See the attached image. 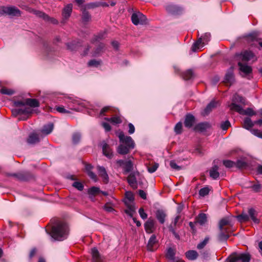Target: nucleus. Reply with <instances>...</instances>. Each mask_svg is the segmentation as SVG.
I'll use <instances>...</instances> for the list:
<instances>
[{"mask_svg": "<svg viewBox=\"0 0 262 262\" xmlns=\"http://www.w3.org/2000/svg\"><path fill=\"white\" fill-rule=\"evenodd\" d=\"M231 124L228 120H226L224 122H223L221 124V128L223 130H226L229 126H230Z\"/></svg>", "mask_w": 262, "mask_h": 262, "instance_id": "nucleus-59", "label": "nucleus"}, {"mask_svg": "<svg viewBox=\"0 0 262 262\" xmlns=\"http://www.w3.org/2000/svg\"><path fill=\"white\" fill-rule=\"evenodd\" d=\"M195 121L194 116L190 114H187L185 116L184 120V125L186 127L191 128L193 125Z\"/></svg>", "mask_w": 262, "mask_h": 262, "instance_id": "nucleus-16", "label": "nucleus"}, {"mask_svg": "<svg viewBox=\"0 0 262 262\" xmlns=\"http://www.w3.org/2000/svg\"><path fill=\"white\" fill-rule=\"evenodd\" d=\"M91 19V15L89 12L84 10L82 12V20L83 22L86 23Z\"/></svg>", "mask_w": 262, "mask_h": 262, "instance_id": "nucleus-46", "label": "nucleus"}, {"mask_svg": "<svg viewBox=\"0 0 262 262\" xmlns=\"http://www.w3.org/2000/svg\"><path fill=\"white\" fill-rule=\"evenodd\" d=\"M251 255L248 253H236L231 254L227 259V262H249Z\"/></svg>", "mask_w": 262, "mask_h": 262, "instance_id": "nucleus-3", "label": "nucleus"}, {"mask_svg": "<svg viewBox=\"0 0 262 262\" xmlns=\"http://www.w3.org/2000/svg\"><path fill=\"white\" fill-rule=\"evenodd\" d=\"M227 225H231V222L229 217H224L222 219L219 223V228L220 230H228L227 228H225L224 226Z\"/></svg>", "mask_w": 262, "mask_h": 262, "instance_id": "nucleus-22", "label": "nucleus"}, {"mask_svg": "<svg viewBox=\"0 0 262 262\" xmlns=\"http://www.w3.org/2000/svg\"><path fill=\"white\" fill-rule=\"evenodd\" d=\"M207 221V216L206 214L204 213H201L195 217V223L199 225L203 226Z\"/></svg>", "mask_w": 262, "mask_h": 262, "instance_id": "nucleus-25", "label": "nucleus"}, {"mask_svg": "<svg viewBox=\"0 0 262 262\" xmlns=\"http://www.w3.org/2000/svg\"><path fill=\"white\" fill-rule=\"evenodd\" d=\"M39 142V135L36 133H32L31 134L28 139L27 142L29 144H33L37 143Z\"/></svg>", "mask_w": 262, "mask_h": 262, "instance_id": "nucleus-29", "label": "nucleus"}, {"mask_svg": "<svg viewBox=\"0 0 262 262\" xmlns=\"http://www.w3.org/2000/svg\"><path fill=\"white\" fill-rule=\"evenodd\" d=\"M210 189L208 187H205L199 190V195L201 196H205L208 194Z\"/></svg>", "mask_w": 262, "mask_h": 262, "instance_id": "nucleus-49", "label": "nucleus"}, {"mask_svg": "<svg viewBox=\"0 0 262 262\" xmlns=\"http://www.w3.org/2000/svg\"><path fill=\"white\" fill-rule=\"evenodd\" d=\"M170 166L171 168L176 170H180L181 169V167L178 165L174 160L170 162Z\"/></svg>", "mask_w": 262, "mask_h": 262, "instance_id": "nucleus-61", "label": "nucleus"}, {"mask_svg": "<svg viewBox=\"0 0 262 262\" xmlns=\"http://www.w3.org/2000/svg\"><path fill=\"white\" fill-rule=\"evenodd\" d=\"M174 130L177 134H180L182 132V123L181 122L177 123L174 128Z\"/></svg>", "mask_w": 262, "mask_h": 262, "instance_id": "nucleus-48", "label": "nucleus"}, {"mask_svg": "<svg viewBox=\"0 0 262 262\" xmlns=\"http://www.w3.org/2000/svg\"><path fill=\"white\" fill-rule=\"evenodd\" d=\"M102 148L103 155L109 159L113 157V152L110 146L105 142L102 143Z\"/></svg>", "mask_w": 262, "mask_h": 262, "instance_id": "nucleus-15", "label": "nucleus"}, {"mask_svg": "<svg viewBox=\"0 0 262 262\" xmlns=\"http://www.w3.org/2000/svg\"><path fill=\"white\" fill-rule=\"evenodd\" d=\"M202 38H199L196 41H195L191 47V50L193 52H196V50L199 48L200 45L202 43Z\"/></svg>", "mask_w": 262, "mask_h": 262, "instance_id": "nucleus-45", "label": "nucleus"}, {"mask_svg": "<svg viewBox=\"0 0 262 262\" xmlns=\"http://www.w3.org/2000/svg\"><path fill=\"white\" fill-rule=\"evenodd\" d=\"M8 176L14 177L21 181H28L33 178V174L29 171H23L18 173H8Z\"/></svg>", "mask_w": 262, "mask_h": 262, "instance_id": "nucleus-7", "label": "nucleus"}, {"mask_svg": "<svg viewBox=\"0 0 262 262\" xmlns=\"http://www.w3.org/2000/svg\"><path fill=\"white\" fill-rule=\"evenodd\" d=\"M48 233L54 240L61 241L67 238L69 233V228L65 223L58 222L52 227L51 232H48Z\"/></svg>", "mask_w": 262, "mask_h": 262, "instance_id": "nucleus-2", "label": "nucleus"}, {"mask_svg": "<svg viewBox=\"0 0 262 262\" xmlns=\"http://www.w3.org/2000/svg\"><path fill=\"white\" fill-rule=\"evenodd\" d=\"M81 46V43L78 41H72L71 42L67 43V48L71 51H76Z\"/></svg>", "mask_w": 262, "mask_h": 262, "instance_id": "nucleus-30", "label": "nucleus"}, {"mask_svg": "<svg viewBox=\"0 0 262 262\" xmlns=\"http://www.w3.org/2000/svg\"><path fill=\"white\" fill-rule=\"evenodd\" d=\"M100 192V189L97 187H92L89 189L88 193L90 195H95L96 194Z\"/></svg>", "mask_w": 262, "mask_h": 262, "instance_id": "nucleus-52", "label": "nucleus"}, {"mask_svg": "<svg viewBox=\"0 0 262 262\" xmlns=\"http://www.w3.org/2000/svg\"><path fill=\"white\" fill-rule=\"evenodd\" d=\"M232 102H239L242 104H245V99L244 97L238 95H234L232 99Z\"/></svg>", "mask_w": 262, "mask_h": 262, "instance_id": "nucleus-44", "label": "nucleus"}, {"mask_svg": "<svg viewBox=\"0 0 262 262\" xmlns=\"http://www.w3.org/2000/svg\"><path fill=\"white\" fill-rule=\"evenodd\" d=\"M228 233V230H220V233L217 236L218 240L220 242L226 241L229 237Z\"/></svg>", "mask_w": 262, "mask_h": 262, "instance_id": "nucleus-28", "label": "nucleus"}, {"mask_svg": "<svg viewBox=\"0 0 262 262\" xmlns=\"http://www.w3.org/2000/svg\"><path fill=\"white\" fill-rule=\"evenodd\" d=\"M35 14L37 16L42 18L45 20H49L50 17L48 15H47L46 14L41 11H37L35 12Z\"/></svg>", "mask_w": 262, "mask_h": 262, "instance_id": "nucleus-54", "label": "nucleus"}, {"mask_svg": "<svg viewBox=\"0 0 262 262\" xmlns=\"http://www.w3.org/2000/svg\"><path fill=\"white\" fill-rule=\"evenodd\" d=\"M158 167L159 164L157 163H155L153 165H151L150 166L148 167V171L151 173H153L156 171Z\"/></svg>", "mask_w": 262, "mask_h": 262, "instance_id": "nucleus-55", "label": "nucleus"}, {"mask_svg": "<svg viewBox=\"0 0 262 262\" xmlns=\"http://www.w3.org/2000/svg\"><path fill=\"white\" fill-rule=\"evenodd\" d=\"M210 37H211L210 33H205L204 35L202 37H201L204 41L203 42V43H207L209 41Z\"/></svg>", "mask_w": 262, "mask_h": 262, "instance_id": "nucleus-63", "label": "nucleus"}, {"mask_svg": "<svg viewBox=\"0 0 262 262\" xmlns=\"http://www.w3.org/2000/svg\"><path fill=\"white\" fill-rule=\"evenodd\" d=\"M18 108L19 110V115H29L32 113V110L29 106L25 105L21 106Z\"/></svg>", "mask_w": 262, "mask_h": 262, "instance_id": "nucleus-34", "label": "nucleus"}, {"mask_svg": "<svg viewBox=\"0 0 262 262\" xmlns=\"http://www.w3.org/2000/svg\"><path fill=\"white\" fill-rule=\"evenodd\" d=\"M193 76V72L191 70H188L187 71L184 72L182 74V76L184 79L186 80L191 79Z\"/></svg>", "mask_w": 262, "mask_h": 262, "instance_id": "nucleus-43", "label": "nucleus"}, {"mask_svg": "<svg viewBox=\"0 0 262 262\" xmlns=\"http://www.w3.org/2000/svg\"><path fill=\"white\" fill-rule=\"evenodd\" d=\"M230 110L232 111H235L240 114L243 115L244 112V109L243 107L238 104H236L235 102H232V103L230 105Z\"/></svg>", "mask_w": 262, "mask_h": 262, "instance_id": "nucleus-38", "label": "nucleus"}, {"mask_svg": "<svg viewBox=\"0 0 262 262\" xmlns=\"http://www.w3.org/2000/svg\"><path fill=\"white\" fill-rule=\"evenodd\" d=\"M0 93L4 95H12L14 93V91L11 89L3 88L0 90Z\"/></svg>", "mask_w": 262, "mask_h": 262, "instance_id": "nucleus-47", "label": "nucleus"}, {"mask_svg": "<svg viewBox=\"0 0 262 262\" xmlns=\"http://www.w3.org/2000/svg\"><path fill=\"white\" fill-rule=\"evenodd\" d=\"M131 19L133 24L136 26L146 24L147 20L146 16L140 12L133 13Z\"/></svg>", "mask_w": 262, "mask_h": 262, "instance_id": "nucleus-6", "label": "nucleus"}, {"mask_svg": "<svg viewBox=\"0 0 262 262\" xmlns=\"http://www.w3.org/2000/svg\"><path fill=\"white\" fill-rule=\"evenodd\" d=\"M218 169L219 167L216 165L213 166L210 169L209 176L212 179L216 180L219 177L220 173L218 171Z\"/></svg>", "mask_w": 262, "mask_h": 262, "instance_id": "nucleus-27", "label": "nucleus"}, {"mask_svg": "<svg viewBox=\"0 0 262 262\" xmlns=\"http://www.w3.org/2000/svg\"><path fill=\"white\" fill-rule=\"evenodd\" d=\"M243 115H248L250 116L254 115L256 113L251 108H247L246 110H244V112L242 113Z\"/></svg>", "mask_w": 262, "mask_h": 262, "instance_id": "nucleus-58", "label": "nucleus"}, {"mask_svg": "<svg viewBox=\"0 0 262 262\" xmlns=\"http://www.w3.org/2000/svg\"><path fill=\"white\" fill-rule=\"evenodd\" d=\"M56 110L60 113L62 114H68L70 113V112L67 110H66L63 106H56L55 108Z\"/></svg>", "mask_w": 262, "mask_h": 262, "instance_id": "nucleus-60", "label": "nucleus"}, {"mask_svg": "<svg viewBox=\"0 0 262 262\" xmlns=\"http://www.w3.org/2000/svg\"><path fill=\"white\" fill-rule=\"evenodd\" d=\"M248 215L249 216V218L250 217L251 219L253 221V222L255 224H258L259 222V220L256 217V212L253 208H250L248 210Z\"/></svg>", "mask_w": 262, "mask_h": 262, "instance_id": "nucleus-31", "label": "nucleus"}, {"mask_svg": "<svg viewBox=\"0 0 262 262\" xmlns=\"http://www.w3.org/2000/svg\"><path fill=\"white\" fill-rule=\"evenodd\" d=\"M158 241L155 234H152L148 242L147 249L148 251H154L157 249Z\"/></svg>", "mask_w": 262, "mask_h": 262, "instance_id": "nucleus-13", "label": "nucleus"}, {"mask_svg": "<svg viewBox=\"0 0 262 262\" xmlns=\"http://www.w3.org/2000/svg\"><path fill=\"white\" fill-rule=\"evenodd\" d=\"M124 173H128L130 172L133 169V163L130 160L126 161V162L123 166Z\"/></svg>", "mask_w": 262, "mask_h": 262, "instance_id": "nucleus-37", "label": "nucleus"}, {"mask_svg": "<svg viewBox=\"0 0 262 262\" xmlns=\"http://www.w3.org/2000/svg\"><path fill=\"white\" fill-rule=\"evenodd\" d=\"M238 66L239 67V70L246 75H248L252 73V69L251 67L248 66L247 64H244L239 62L238 63Z\"/></svg>", "mask_w": 262, "mask_h": 262, "instance_id": "nucleus-24", "label": "nucleus"}, {"mask_svg": "<svg viewBox=\"0 0 262 262\" xmlns=\"http://www.w3.org/2000/svg\"><path fill=\"white\" fill-rule=\"evenodd\" d=\"M97 170L99 175L103 179V182L105 184L107 183L109 181V178L105 168L103 166H98Z\"/></svg>", "mask_w": 262, "mask_h": 262, "instance_id": "nucleus-17", "label": "nucleus"}, {"mask_svg": "<svg viewBox=\"0 0 262 262\" xmlns=\"http://www.w3.org/2000/svg\"><path fill=\"white\" fill-rule=\"evenodd\" d=\"M211 127L210 124L208 122H201L197 124L193 128L195 132L203 133L206 132L208 129Z\"/></svg>", "mask_w": 262, "mask_h": 262, "instance_id": "nucleus-11", "label": "nucleus"}, {"mask_svg": "<svg viewBox=\"0 0 262 262\" xmlns=\"http://www.w3.org/2000/svg\"><path fill=\"white\" fill-rule=\"evenodd\" d=\"M81 139V135L78 133H74L72 136V141L74 144L79 143Z\"/></svg>", "mask_w": 262, "mask_h": 262, "instance_id": "nucleus-50", "label": "nucleus"}, {"mask_svg": "<svg viewBox=\"0 0 262 262\" xmlns=\"http://www.w3.org/2000/svg\"><path fill=\"white\" fill-rule=\"evenodd\" d=\"M259 36V34L258 32H253L249 34L248 36L249 38L252 40H256L258 41V36Z\"/></svg>", "mask_w": 262, "mask_h": 262, "instance_id": "nucleus-56", "label": "nucleus"}, {"mask_svg": "<svg viewBox=\"0 0 262 262\" xmlns=\"http://www.w3.org/2000/svg\"><path fill=\"white\" fill-rule=\"evenodd\" d=\"M223 163L224 165L227 168H231L234 166H235V162L229 160H224L223 161Z\"/></svg>", "mask_w": 262, "mask_h": 262, "instance_id": "nucleus-51", "label": "nucleus"}, {"mask_svg": "<svg viewBox=\"0 0 262 262\" xmlns=\"http://www.w3.org/2000/svg\"><path fill=\"white\" fill-rule=\"evenodd\" d=\"M138 212H139V215H140V217L143 220H145V219H147V214L145 212L144 210L143 209V208H140L139 209Z\"/></svg>", "mask_w": 262, "mask_h": 262, "instance_id": "nucleus-64", "label": "nucleus"}, {"mask_svg": "<svg viewBox=\"0 0 262 262\" xmlns=\"http://www.w3.org/2000/svg\"><path fill=\"white\" fill-rule=\"evenodd\" d=\"M251 188L252 189L253 191L255 192H258L260 191L261 188V185L260 184H255L251 186Z\"/></svg>", "mask_w": 262, "mask_h": 262, "instance_id": "nucleus-62", "label": "nucleus"}, {"mask_svg": "<svg viewBox=\"0 0 262 262\" xmlns=\"http://www.w3.org/2000/svg\"><path fill=\"white\" fill-rule=\"evenodd\" d=\"M101 62V60H97L95 59H92L89 61L88 62V66L89 67H97L99 65H100Z\"/></svg>", "mask_w": 262, "mask_h": 262, "instance_id": "nucleus-53", "label": "nucleus"}, {"mask_svg": "<svg viewBox=\"0 0 262 262\" xmlns=\"http://www.w3.org/2000/svg\"><path fill=\"white\" fill-rule=\"evenodd\" d=\"M219 105V102L215 101L214 100H212L206 107L204 110L203 115H207L209 114L213 109L217 107Z\"/></svg>", "mask_w": 262, "mask_h": 262, "instance_id": "nucleus-18", "label": "nucleus"}, {"mask_svg": "<svg viewBox=\"0 0 262 262\" xmlns=\"http://www.w3.org/2000/svg\"><path fill=\"white\" fill-rule=\"evenodd\" d=\"M238 221L241 223L246 222L249 220V215L246 213H242L236 216Z\"/></svg>", "mask_w": 262, "mask_h": 262, "instance_id": "nucleus-41", "label": "nucleus"}, {"mask_svg": "<svg viewBox=\"0 0 262 262\" xmlns=\"http://www.w3.org/2000/svg\"><path fill=\"white\" fill-rule=\"evenodd\" d=\"M14 105L16 107L26 105L29 106L30 107H37L39 106V103L36 99L27 98L25 101L17 100L14 101Z\"/></svg>", "mask_w": 262, "mask_h": 262, "instance_id": "nucleus-5", "label": "nucleus"}, {"mask_svg": "<svg viewBox=\"0 0 262 262\" xmlns=\"http://www.w3.org/2000/svg\"><path fill=\"white\" fill-rule=\"evenodd\" d=\"M91 251L92 259L94 262H102V257L96 248H92Z\"/></svg>", "mask_w": 262, "mask_h": 262, "instance_id": "nucleus-26", "label": "nucleus"}, {"mask_svg": "<svg viewBox=\"0 0 262 262\" xmlns=\"http://www.w3.org/2000/svg\"><path fill=\"white\" fill-rule=\"evenodd\" d=\"M254 125V122H252L249 117H246L244 120L243 127L246 129L250 130Z\"/></svg>", "mask_w": 262, "mask_h": 262, "instance_id": "nucleus-35", "label": "nucleus"}, {"mask_svg": "<svg viewBox=\"0 0 262 262\" xmlns=\"http://www.w3.org/2000/svg\"><path fill=\"white\" fill-rule=\"evenodd\" d=\"M138 172H131L127 178V181L129 185L133 189H135L137 188V181L136 178V175H138Z\"/></svg>", "mask_w": 262, "mask_h": 262, "instance_id": "nucleus-10", "label": "nucleus"}, {"mask_svg": "<svg viewBox=\"0 0 262 262\" xmlns=\"http://www.w3.org/2000/svg\"><path fill=\"white\" fill-rule=\"evenodd\" d=\"M155 221L149 217L144 224V228L146 232L148 234L152 233L156 230Z\"/></svg>", "mask_w": 262, "mask_h": 262, "instance_id": "nucleus-9", "label": "nucleus"}, {"mask_svg": "<svg viewBox=\"0 0 262 262\" xmlns=\"http://www.w3.org/2000/svg\"><path fill=\"white\" fill-rule=\"evenodd\" d=\"M7 11V15L10 16L18 17L21 15V12L17 8L14 6L7 7L5 8Z\"/></svg>", "mask_w": 262, "mask_h": 262, "instance_id": "nucleus-14", "label": "nucleus"}, {"mask_svg": "<svg viewBox=\"0 0 262 262\" xmlns=\"http://www.w3.org/2000/svg\"><path fill=\"white\" fill-rule=\"evenodd\" d=\"M175 251L174 250L171 248H169L166 252V257L171 260H173V261L175 260Z\"/></svg>", "mask_w": 262, "mask_h": 262, "instance_id": "nucleus-40", "label": "nucleus"}, {"mask_svg": "<svg viewBox=\"0 0 262 262\" xmlns=\"http://www.w3.org/2000/svg\"><path fill=\"white\" fill-rule=\"evenodd\" d=\"M53 127L54 125L52 123H50L47 125H45L42 129L41 130V132L43 134L47 135L52 132L53 129Z\"/></svg>", "mask_w": 262, "mask_h": 262, "instance_id": "nucleus-33", "label": "nucleus"}, {"mask_svg": "<svg viewBox=\"0 0 262 262\" xmlns=\"http://www.w3.org/2000/svg\"><path fill=\"white\" fill-rule=\"evenodd\" d=\"M237 56L239 57L242 61H248L253 57L254 55L251 51H245L237 55Z\"/></svg>", "mask_w": 262, "mask_h": 262, "instance_id": "nucleus-19", "label": "nucleus"}, {"mask_svg": "<svg viewBox=\"0 0 262 262\" xmlns=\"http://www.w3.org/2000/svg\"><path fill=\"white\" fill-rule=\"evenodd\" d=\"M155 215L159 223L161 224H163L166 216L165 211L162 209H158L156 211Z\"/></svg>", "mask_w": 262, "mask_h": 262, "instance_id": "nucleus-21", "label": "nucleus"}, {"mask_svg": "<svg viewBox=\"0 0 262 262\" xmlns=\"http://www.w3.org/2000/svg\"><path fill=\"white\" fill-rule=\"evenodd\" d=\"M72 186L80 191H82L84 188L83 185L81 182L77 181L74 182Z\"/></svg>", "mask_w": 262, "mask_h": 262, "instance_id": "nucleus-57", "label": "nucleus"}, {"mask_svg": "<svg viewBox=\"0 0 262 262\" xmlns=\"http://www.w3.org/2000/svg\"><path fill=\"white\" fill-rule=\"evenodd\" d=\"M209 236H206L203 241L200 242L197 246L196 248L200 250H204V248L207 245V244L208 243L209 241Z\"/></svg>", "mask_w": 262, "mask_h": 262, "instance_id": "nucleus-39", "label": "nucleus"}, {"mask_svg": "<svg viewBox=\"0 0 262 262\" xmlns=\"http://www.w3.org/2000/svg\"><path fill=\"white\" fill-rule=\"evenodd\" d=\"M103 38V34L100 33L97 35H95L91 40V42L94 44H97V47L93 52L94 56H97L101 54L104 48V45L100 42V41Z\"/></svg>", "mask_w": 262, "mask_h": 262, "instance_id": "nucleus-4", "label": "nucleus"}, {"mask_svg": "<svg viewBox=\"0 0 262 262\" xmlns=\"http://www.w3.org/2000/svg\"><path fill=\"white\" fill-rule=\"evenodd\" d=\"M200 255L201 258L204 260H207L210 256V252L209 249H204L200 251Z\"/></svg>", "mask_w": 262, "mask_h": 262, "instance_id": "nucleus-36", "label": "nucleus"}, {"mask_svg": "<svg viewBox=\"0 0 262 262\" xmlns=\"http://www.w3.org/2000/svg\"><path fill=\"white\" fill-rule=\"evenodd\" d=\"M105 120L111 122L114 124H120L122 122L121 118L118 116H115L112 118H105Z\"/></svg>", "mask_w": 262, "mask_h": 262, "instance_id": "nucleus-42", "label": "nucleus"}, {"mask_svg": "<svg viewBox=\"0 0 262 262\" xmlns=\"http://www.w3.org/2000/svg\"><path fill=\"white\" fill-rule=\"evenodd\" d=\"M118 137L120 143L117 149L118 153L122 155H126L135 148V143L131 137L125 136L122 131L118 133Z\"/></svg>", "mask_w": 262, "mask_h": 262, "instance_id": "nucleus-1", "label": "nucleus"}, {"mask_svg": "<svg viewBox=\"0 0 262 262\" xmlns=\"http://www.w3.org/2000/svg\"><path fill=\"white\" fill-rule=\"evenodd\" d=\"M185 255L186 257L189 259L191 260H193L196 259L198 256L199 254L198 253L195 251V250H189L187 252L185 253Z\"/></svg>", "mask_w": 262, "mask_h": 262, "instance_id": "nucleus-32", "label": "nucleus"}, {"mask_svg": "<svg viewBox=\"0 0 262 262\" xmlns=\"http://www.w3.org/2000/svg\"><path fill=\"white\" fill-rule=\"evenodd\" d=\"M235 166L240 169H247L249 166V164L245 158H241L236 161Z\"/></svg>", "mask_w": 262, "mask_h": 262, "instance_id": "nucleus-23", "label": "nucleus"}, {"mask_svg": "<svg viewBox=\"0 0 262 262\" xmlns=\"http://www.w3.org/2000/svg\"><path fill=\"white\" fill-rule=\"evenodd\" d=\"M165 9L169 14L173 15H179L183 11V8L181 7L173 4L166 5Z\"/></svg>", "mask_w": 262, "mask_h": 262, "instance_id": "nucleus-8", "label": "nucleus"}, {"mask_svg": "<svg viewBox=\"0 0 262 262\" xmlns=\"http://www.w3.org/2000/svg\"><path fill=\"white\" fill-rule=\"evenodd\" d=\"M73 5L72 4H69L63 9L62 15L64 19H68L71 16L72 11Z\"/></svg>", "mask_w": 262, "mask_h": 262, "instance_id": "nucleus-20", "label": "nucleus"}, {"mask_svg": "<svg viewBox=\"0 0 262 262\" xmlns=\"http://www.w3.org/2000/svg\"><path fill=\"white\" fill-rule=\"evenodd\" d=\"M234 81V76L233 74V68L230 67L227 71L225 76L224 82L231 85Z\"/></svg>", "mask_w": 262, "mask_h": 262, "instance_id": "nucleus-12", "label": "nucleus"}]
</instances>
